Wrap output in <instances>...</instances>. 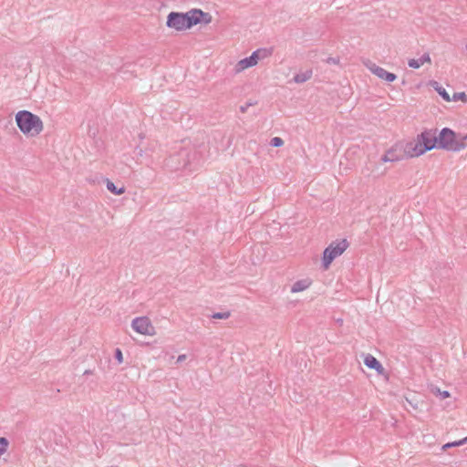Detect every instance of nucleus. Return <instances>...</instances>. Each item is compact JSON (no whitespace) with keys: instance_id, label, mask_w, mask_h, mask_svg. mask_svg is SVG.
<instances>
[{"instance_id":"1","label":"nucleus","mask_w":467,"mask_h":467,"mask_svg":"<svg viewBox=\"0 0 467 467\" xmlns=\"http://www.w3.org/2000/svg\"><path fill=\"white\" fill-rule=\"evenodd\" d=\"M212 16L201 9L193 8L186 13L171 12L167 16L166 26L176 31H183L200 24H210Z\"/></svg>"},{"instance_id":"2","label":"nucleus","mask_w":467,"mask_h":467,"mask_svg":"<svg viewBox=\"0 0 467 467\" xmlns=\"http://www.w3.org/2000/svg\"><path fill=\"white\" fill-rule=\"evenodd\" d=\"M437 130H424L414 142H409V152L411 157H419L433 149H438Z\"/></svg>"},{"instance_id":"3","label":"nucleus","mask_w":467,"mask_h":467,"mask_svg":"<svg viewBox=\"0 0 467 467\" xmlns=\"http://www.w3.org/2000/svg\"><path fill=\"white\" fill-rule=\"evenodd\" d=\"M16 122L24 134L36 136L42 132L44 124L42 119L28 110H20L16 114Z\"/></svg>"},{"instance_id":"4","label":"nucleus","mask_w":467,"mask_h":467,"mask_svg":"<svg viewBox=\"0 0 467 467\" xmlns=\"http://www.w3.org/2000/svg\"><path fill=\"white\" fill-rule=\"evenodd\" d=\"M348 247V242L346 239L332 242L324 251L322 265L327 269L333 260L341 255Z\"/></svg>"},{"instance_id":"5","label":"nucleus","mask_w":467,"mask_h":467,"mask_svg":"<svg viewBox=\"0 0 467 467\" xmlns=\"http://www.w3.org/2000/svg\"><path fill=\"white\" fill-rule=\"evenodd\" d=\"M407 158H412L409 152V142L405 145L396 143L381 156L382 162H395Z\"/></svg>"},{"instance_id":"6","label":"nucleus","mask_w":467,"mask_h":467,"mask_svg":"<svg viewBox=\"0 0 467 467\" xmlns=\"http://www.w3.org/2000/svg\"><path fill=\"white\" fill-rule=\"evenodd\" d=\"M438 149L454 151L456 143V133L450 128H443L437 134Z\"/></svg>"},{"instance_id":"7","label":"nucleus","mask_w":467,"mask_h":467,"mask_svg":"<svg viewBox=\"0 0 467 467\" xmlns=\"http://www.w3.org/2000/svg\"><path fill=\"white\" fill-rule=\"evenodd\" d=\"M131 327L141 335L152 336L155 334L154 327L147 317L134 318L131 322Z\"/></svg>"},{"instance_id":"8","label":"nucleus","mask_w":467,"mask_h":467,"mask_svg":"<svg viewBox=\"0 0 467 467\" xmlns=\"http://www.w3.org/2000/svg\"><path fill=\"white\" fill-rule=\"evenodd\" d=\"M262 52L265 53L266 50L265 49H257V50L254 51L250 57L243 58L240 61H238L234 67V71L236 73H240L248 67L255 66L259 60V54Z\"/></svg>"},{"instance_id":"9","label":"nucleus","mask_w":467,"mask_h":467,"mask_svg":"<svg viewBox=\"0 0 467 467\" xmlns=\"http://www.w3.org/2000/svg\"><path fill=\"white\" fill-rule=\"evenodd\" d=\"M368 68L375 76L387 82H393L397 79L396 74L389 72L383 67L377 66L376 64H372L370 67H368Z\"/></svg>"},{"instance_id":"10","label":"nucleus","mask_w":467,"mask_h":467,"mask_svg":"<svg viewBox=\"0 0 467 467\" xmlns=\"http://www.w3.org/2000/svg\"><path fill=\"white\" fill-rule=\"evenodd\" d=\"M364 364L371 369L376 370L379 374L383 373L384 368L381 363L371 354H368L364 358Z\"/></svg>"},{"instance_id":"11","label":"nucleus","mask_w":467,"mask_h":467,"mask_svg":"<svg viewBox=\"0 0 467 467\" xmlns=\"http://www.w3.org/2000/svg\"><path fill=\"white\" fill-rule=\"evenodd\" d=\"M431 59L429 53H424L420 58H411L408 61V65L412 68H420L425 63H431Z\"/></svg>"},{"instance_id":"12","label":"nucleus","mask_w":467,"mask_h":467,"mask_svg":"<svg viewBox=\"0 0 467 467\" xmlns=\"http://www.w3.org/2000/svg\"><path fill=\"white\" fill-rule=\"evenodd\" d=\"M311 285V281L309 279H301L297 280L291 286V293H299L306 289H307Z\"/></svg>"},{"instance_id":"13","label":"nucleus","mask_w":467,"mask_h":467,"mask_svg":"<svg viewBox=\"0 0 467 467\" xmlns=\"http://www.w3.org/2000/svg\"><path fill=\"white\" fill-rule=\"evenodd\" d=\"M431 86L434 88L435 91L447 102L451 101V97L446 89L440 85L437 81L431 82Z\"/></svg>"},{"instance_id":"14","label":"nucleus","mask_w":467,"mask_h":467,"mask_svg":"<svg viewBox=\"0 0 467 467\" xmlns=\"http://www.w3.org/2000/svg\"><path fill=\"white\" fill-rule=\"evenodd\" d=\"M313 71L311 69L306 70L305 72L298 73L295 75L294 81L296 83L301 84L305 83L312 78Z\"/></svg>"},{"instance_id":"15","label":"nucleus","mask_w":467,"mask_h":467,"mask_svg":"<svg viewBox=\"0 0 467 467\" xmlns=\"http://www.w3.org/2000/svg\"><path fill=\"white\" fill-rule=\"evenodd\" d=\"M106 187L110 192H112L115 195H120L125 192L124 186L118 187L109 179H106Z\"/></svg>"},{"instance_id":"16","label":"nucleus","mask_w":467,"mask_h":467,"mask_svg":"<svg viewBox=\"0 0 467 467\" xmlns=\"http://www.w3.org/2000/svg\"><path fill=\"white\" fill-rule=\"evenodd\" d=\"M467 147V134L463 136H456V143L454 147V152L461 151Z\"/></svg>"},{"instance_id":"17","label":"nucleus","mask_w":467,"mask_h":467,"mask_svg":"<svg viewBox=\"0 0 467 467\" xmlns=\"http://www.w3.org/2000/svg\"><path fill=\"white\" fill-rule=\"evenodd\" d=\"M9 441L5 437H0V457L6 452Z\"/></svg>"},{"instance_id":"18","label":"nucleus","mask_w":467,"mask_h":467,"mask_svg":"<svg viewBox=\"0 0 467 467\" xmlns=\"http://www.w3.org/2000/svg\"><path fill=\"white\" fill-rule=\"evenodd\" d=\"M467 442V437L460 440V441H453V442H448L446 444H444L442 446V449L443 450H446L448 448H451V447H456V446H461V445H463Z\"/></svg>"},{"instance_id":"19","label":"nucleus","mask_w":467,"mask_h":467,"mask_svg":"<svg viewBox=\"0 0 467 467\" xmlns=\"http://www.w3.org/2000/svg\"><path fill=\"white\" fill-rule=\"evenodd\" d=\"M453 100V101H458V100H462V102H467V95L465 94V92H455L452 96V98H451V101Z\"/></svg>"},{"instance_id":"20","label":"nucleus","mask_w":467,"mask_h":467,"mask_svg":"<svg viewBox=\"0 0 467 467\" xmlns=\"http://www.w3.org/2000/svg\"><path fill=\"white\" fill-rule=\"evenodd\" d=\"M231 316L229 311L226 312H216L212 315L213 318L215 319H227Z\"/></svg>"},{"instance_id":"21","label":"nucleus","mask_w":467,"mask_h":467,"mask_svg":"<svg viewBox=\"0 0 467 467\" xmlns=\"http://www.w3.org/2000/svg\"><path fill=\"white\" fill-rule=\"evenodd\" d=\"M283 144L284 140L280 137H275L270 140V145L272 147H281Z\"/></svg>"},{"instance_id":"22","label":"nucleus","mask_w":467,"mask_h":467,"mask_svg":"<svg viewBox=\"0 0 467 467\" xmlns=\"http://www.w3.org/2000/svg\"><path fill=\"white\" fill-rule=\"evenodd\" d=\"M115 358L118 360V363L120 364L123 362V355L119 348L115 349Z\"/></svg>"},{"instance_id":"23","label":"nucleus","mask_w":467,"mask_h":467,"mask_svg":"<svg viewBox=\"0 0 467 467\" xmlns=\"http://www.w3.org/2000/svg\"><path fill=\"white\" fill-rule=\"evenodd\" d=\"M433 392H437L441 395V399H446L450 397V393L447 390L441 391L438 388L432 389Z\"/></svg>"},{"instance_id":"24","label":"nucleus","mask_w":467,"mask_h":467,"mask_svg":"<svg viewBox=\"0 0 467 467\" xmlns=\"http://www.w3.org/2000/svg\"><path fill=\"white\" fill-rule=\"evenodd\" d=\"M326 62H327V64L337 65V64H338V63H339V59H338V58H337V57H327V58L326 59Z\"/></svg>"},{"instance_id":"25","label":"nucleus","mask_w":467,"mask_h":467,"mask_svg":"<svg viewBox=\"0 0 467 467\" xmlns=\"http://www.w3.org/2000/svg\"><path fill=\"white\" fill-rule=\"evenodd\" d=\"M253 105H254V103H252V102H247V103H245L244 105H243V106H241V107H240V111H241V112H243V113H244V112H246L247 109H248L250 106H253Z\"/></svg>"},{"instance_id":"26","label":"nucleus","mask_w":467,"mask_h":467,"mask_svg":"<svg viewBox=\"0 0 467 467\" xmlns=\"http://www.w3.org/2000/svg\"><path fill=\"white\" fill-rule=\"evenodd\" d=\"M186 359V355L185 354H182V355H179L178 358H177V363H181L182 361H184Z\"/></svg>"},{"instance_id":"27","label":"nucleus","mask_w":467,"mask_h":467,"mask_svg":"<svg viewBox=\"0 0 467 467\" xmlns=\"http://www.w3.org/2000/svg\"><path fill=\"white\" fill-rule=\"evenodd\" d=\"M90 374H92V370H90V369H86L83 373V375H90Z\"/></svg>"},{"instance_id":"28","label":"nucleus","mask_w":467,"mask_h":467,"mask_svg":"<svg viewBox=\"0 0 467 467\" xmlns=\"http://www.w3.org/2000/svg\"><path fill=\"white\" fill-rule=\"evenodd\" d=\"M136 150H138V154H139L140 156H141V155H142L143 150H142L141 149L137 148V149H136Z\"/></svg>"},{"instance_id":"29","label":"nucleus","mask_w":467,"mask_h":467,"mask_svg":"<svg viewBox=\"0 0 467 467\" xmlns=\"http://www.w3.org/2000/svg\"><path fill=\"white\" fill-rule=\"evenodd\" d=\"M465 48H466V50H467V44L465 45Z\"/></svg>"},{"instance_id":"30","label":"nucleus","mask_w":467,"mask_h":467,"mask_svg":"<svg viewBox=\"0 0 467 467\" xmlns=\"http://www.w3.org/2000/svg\"><path fill=\"white\" fill-rule=\"evenodd\" d=\"M241 467H243V466H241Z\"/></svg>"}]
</instances>
